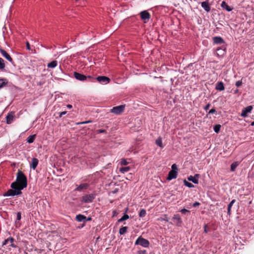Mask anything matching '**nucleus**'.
I'll return each instance as SVG.
<instances>
[{"instance_id":"37998d69","label":"nucleus","mask_w":254,"mask_h":254,"mask_svg":"<svg viewBox=\"0 0 254 254\" xmlns=\"http://www.w3.org/2000/svg\"><path fill=\"white\" fill-rule=\"evenodd\" d=\"M242 84V81L241 80H238L236 82V86L237 87H239L240 86H241Z\"/></svg>"},{"instance_id":"2eb2a0df","label":"nucleus","mask_w":254,"mask_h":254,"mask_svg":"<svg viewBox=\"0 0 254 254\" xmlns=\"http://www.w3.org/2000/svg\"><path fill=\"white\" fill-rule=\"evenodd\" d=\"M89 187V185L87 183L81 184L75 189V190L81 191L83 190H86Z\"/></svg>"},{"instance_id":"aec40b11","label":"nucleus","mask_w":254,"mask_h":254,"mask_svg":"<svg viewBox=\"0 0 254 254\" xmlns=\"http://www.w3.org/2000/svg\"><path fill=\"white\" fill-rule=\"evenodd\" d=\"M36 134L31 135L26 139V141L28 143H32L34 142L36 138Z\"/></svg>"},{"instance_id":"de8ad7c7","label":"nucleus","mask_w":254,"mask_h":254,"mask_svg":"<svg viewBox=\"0 0 254 254\" xmlns=\"http://www.w3.org/2000/svg\"><path fill=\"white\" fill-rule=\"evenodd\" d=\"M138 254H146V250H140L138 252Z\"/></svg>"},{"instance_id":"4be33fe9","label":"nucleus","mask_w":254,"mask_h":254,"mask_svg":"<svg viewBox=\"0 0 254 254\" xmlns=\"http://www.w3.org/2000/svg\"><path fill=\"white\" fill-rule=\"evenodd\" d=\"M128 227L127 226L122 227L119 229V234L121 235H124L127 232Z\"/></svg>"},{"instance_id":"4c0bfd02","label":"nucleus","mask_w":254,"mask_h":254,"mask_svg":"<svg viewBox=\"0 0 254 254\" xmlns=\"http://www.w3.org/2000/svg\"><path fill=\"white\" fill-rule=\"evenodd\" d=\"M16 220L15 223H17L18 221H20L21 219V213L20 212H18L16 213Z\"/></svg>"},{"instance_id":"79ce46f5","label":"nucleus","mask_w":254,"mask_h":254,"mask_svg":"<svg viewBox=\"0 0 254 254\" xmlns=\"http://www.w3.org/2000/svg\"><path fill=\"white\" fill-rule=\"evenodd\" d=\"M178 170V168H177V166L176 165V164H174L172 165V170L171 171H177Z\"/></svg>"},{"instance_id":"6ab92c4d","label":"nucleus","mask_w":254,"mask_h":254,"mask_svg":"<svg viewBox=\"0 0 254 254\" xmlns=\"http://www.w3.org/2000/svg\"><path fill=\"white\" fill-rule=\"evenodd\" d=\"M76 219L78 222H85V219H86V216L82 214H78L76 216Z\"/></svg>"},{"instance_id":"423d86ee","label":"nucleus","mask_w":254,"mask_h":254,"mask_svg":"<svg viewBox=\"0 0 254 254\" xmlns=\"http://www.w3.org/2000/svg\"><path fill=\"white\" fill-rule=\"evenodd\" d=\"M95 197V195L94 194H86L82 197L81 201L84 203H89L92 202Z\"/></svg>"},{"instance_id":"774afa93","label":"nucleus","mask_w":254,"mask_h":254,"mask_svg":"<svg viewBox=\"0 0 254 254\" xmlns=\"http://www.w3.org/2000/svg\"><path fill=\"white\" fill-rule=\"evenodd\" d=\"M225 88H224V86H223V90H224Z\"/></svg>"},{"instance_id":"7ed1b4c3","label":"nucleus","mask_w":254,"mask_h":254,"mask_svg":"<svg viewBox=\"0 0 254 254\" xmlns=\"http://www.w3.org/2000/svg\"><path fill=\"white\" fill-rule=\"evenodd\" d=\"M73 76L76 79L81 81L94 82L95 80L94 78L90 75L86 76L76 71L73 72Z\"/></svg>"},{"instance_id":"393cba45","label":"nucleus","mask_w":254,"mask_h":254,"mask_svg":"<svg viewBox=\"0 0 254 254\" xmlns=\"http://www.w3.org/2000/svg\"><path fill=\"white\" fill-rule=\"evenodd\" d=\"M156 145L161 148H163L164 146L162 143V138L159 137L155 141Z\"/></svg>"},{"instance_id":"a878e982","label":"nucleus","mask_w":254,"mask_h":254,"mask_svg":"<svg viewBox=\"0 0 254 254\" xmlns=\"http://www.w3.org/2000/svg\"><path fill=\"white\" fill-rule=\"evenodd\" d=\"M128 218H129V216L127 214L125 213L120 219H118V223L122 222L128 219Z\"/></svg>"},{"instance_id":"052dcab7","label":"nucleus","mask_w":254,"mask_h":254,"mask_svg":"<svg viewBox=\"0 0 254 254\" xmlns=\"http://www.w3.org/2000/svg\"><path fill=\"white\" fill-rule=\"evenodd\" d=\"M91 219H91V217H88V218H87V217H86V219H85V222H87V221H90V220H91Z\"/></svg>"},{"instance_id":"b1692460","label":"nucleus","mask_w":254,"mask_h":254,"mask_svg":"<svg viewBox=\"0 0 254 254\" xmlns=\"http://www.w3.org/2000/svg\"><path fill=\"white\" fill-rule=\"evenodd\" d=\"M58 64V62L57 61H53L52 62L49 63L47 65V66L50 68H55L57 66Z\"/></svg>"},{"instance_id":"bf43d9fd","label":"nucleus","mask_w":254,"mask_h":254,"mask_svg":"<svg viewBox=\"0 0 254 254\" xmlns=\"http://www.w3.org/2000/svg\"><path fill=\"white\" fill-rule=\"evenodd\" d=\"M119 191V189H115L113 191H112L113 193H116Z\"/></svg>"},{"instance_id":"603ef678","label":"nucleus","mask_w":254,"mask_h":254,"mask_svg":"<svg viewBox=\"0 0 254 254\" xmlns=\"http://www.w3.org/2000/svg\"><path fill=\"white\" fill-rule=\"evenodd\" d=\"M199 205L200 203L196 201L192 204V206L195 207L196 206H199Z\"/></svg>"},{"instance_id":"dca6fc26","label":"nucleus","mask_w":254,"mask_h":254,"mask_svg":"<svg viewBox=\"0 0 254 254\" xmlns=\"http://www.w3.org/2000/svg\"><path fill=\"white\" fill-rule=\"evenodd\" d=\"M39 163V160L37 158H33L32 159V162L30 164V168L33 170H35Z\"/></svg>"},{"instance_id":"49530a36","label":"nucleus","mask_w":254,"mask_h":254,"mask_svg":"<svg viewBox=\"0 0 254 254\" xmlns=\"http://www.w3.org/2000/svg\"><path fill=\"white\" fill-rule=\"evenodd\" d=\"M26 49L27 50H29V51H30L31 50V47H30V45L28 42H26Z\"/></svg>"},{"instance_id":"7c9ffc66","label":"nucleus","mask_w":254,"mask_h":254,"mask_svg":"<svg viewBox=\"0 0 254 254\" xmlns=\"http://www.w3.org/2000/svg\"><path fill=\"white\" fill-rule=\"evenodd\" d=\"M146 214V210L144 209H141L139 212V216L140 217H143Z\"/></svg>"},{"instance_id":"39448f33","label":"nucleus","mask_w":254,"mask_h":254,"mask_svg":"<svg viewBox=\"0 0 254 254\" xmlns=\"http://www.w3.org/2000/svg\"><path fill=\"white\" fill-rule=\"evenodd\" d=\"M125 107V105H121L120 106L114 107L110 110V112L117 115H119L124 111Z\"/></svg>"},{"instance_id":"cd10ccee","label":"nucleus","mask_w":254,"mask_h":254,"mask_svg":"<svg viewBox=\"0 0 254 254\" xmlns=\"http://www.w3.org/2000/svg\"><path fill=\"white\" fill-rule=\"evenodd\" d=\"M214 54L218 58H221L222 56V54H221V48H217Z\"/></svg>"},{"instance_id":"6e6d98bb","label":"nucleus","mask_w":254,"mask_h":254,"mask_svg":"<svg viewBox=\"0 0 254 254\" xmlns=\"http://www.w3.org/2000/svg\"><path fill=\"white\" fill-rule=\"evenodd\" d=\"M91 122L92 121H85V122H81V123H79L77 124H87V123H91Z\"/></svg>"},{"instance_id":"20e7f679","label":"nucleus","mask_w":254,"mask_h":254,"mask_svg":"<svg viewBox=\"0 0 254 254\" xmlns=\"http://www.w3.org/2000/svg\"><path fill=\"white\" fill-rule=\"evenodd\" d=\"M150 245L149 241L139 236L135 242V245H140L144 248H148Z\"/></svg>"},{"instance_id":"f03ea898","label":"nucleus","mask_w":254,"mask_h":254,"mask_svg":"<svg viewBox=\"0 0 254 254\" xmlns=\"http://www.w3.org/2000/svg\"><path fill=\"white\" fill-rule=\"evenodd\" d=\"M10 187L12 189L8 190L6 192L3 194V196H15V195H19L22 194L21 190H22L19 187H18L17 185H16V183H11L10 185Z\"/></svg>"},{"instance_id":"9b49d317","label":"nucleus","mask_w":254,"mask_h":254,"mask_svg":"<svg viewBox=\"0 0 254 254\" xmlns=\"http://www.w3.org/2000/svg\"><path fill=\"white\" fill-rule=\"evenodd\" d=\"M253 109V107L252 106H249L247 107L244 108L242 110L241 116L243 117H246L247 116L248 114L250 113Z\"/></svg>"},{"instance_id":"2f4dec72","label":"nucleus","mask_w":254,"mask_h":254,"mask_svg":"<svg viewBox=\"0 0 254 254\" xmlns=\"http://www.w3.org/2000/svg\"><path fill=\"white\" fill-rule=\"evenodd\" d=\"M76 2L78 5H80L81 6H84L86 4V1L85 0H76Z\"/></svg>"},{"instance_id":"f3484780","label":"nucleus","mask_w":254,"mask_h":254,"mask_svg":"<svg viewBox=\"0 0 254 254\" xmlns=\"http://www.w3.org/2000/svg\"><path fill=\"white\" fill-rule=\"evenodd\" d=\"M7 83L8 81L7 79L4 78H0V89L7 85Z\"/></svg>"},{"instance_id":"f257e3e1","label":"nucleus","mask_w":254,"mask_h":254,"mask_svg":"<svg viewBox=\"0 0 254 254\" xmlns=\"http://www.w3.org/2000/svg\"><path fill=\"white\" fill-rule=\"evenodd\" d=\"M12 183H16V185L18 186L22 190L27 187V179L25 175L20 170H18L17 175L16 181Z\"/></svg>"},{"instance_id":"1a4fd4ad","label":"nucleus","mask_w":254,"mask_h":254,"mask_svg":"<svg viewBox=\"0 0 254 254\" xmlns=\"http://www.w3.org/2000/svg\"><path fill=\"white\" fill-rule=\"evenodd\" d=\"M15 118V114L14 112H10L8 113L6 116V122L7 124H11Z\"/></svg>"},{"instance_id":"f8f14e48","label":"nucleus","mask_w":254,"mask_h":254,"mask_svg":"<svg viewBox=\"0 0 254 254\" xmlns=\"http://www.w3.org/2000/svg\"><path fill=\"white\" fill-rule=\"evenodd\" d=\"M247 241V240L244 237L237 236L236 237V240L235 241V242L237 245H240L243 246Z\"/></svg>"},{"instance_id":"5701e85b","label":"nucleus","mask_w":254,"mask_h":254,"mask_svg":"<svg viewBox=\"0 0 254 254\" xmlns=\"http://www.w3.org/2000/svg\"><path fill=\"white\" fill-rule=\"evenodd\" d=\"M213 40L215 44H220L222 43V38L221 37H214L213 38Z\"/></svg>"},{"instance_id":"a18cd8bd","label":"nucleus","mask_w":254,"mask_h":254,"mask_svg":"<svg viewBox=\"0 0 254 254\" xmlns=\"http://www.w3.org/2000/svg\"><path fill=\"white\" fill-rule=\"evenodd\" d=\"M9 243V238H8L3 241V242L2 243V246L6 245L7 244H8Z\"/></svg>"},{"instance_id":"338daca9","label":"nucleus","mask_w":254,"mask_h":254,"mask_svg":"<svg viewBox=\"0 0 254 254\" xmlns=\"http://www.w3.org/2000/svg\"><path fill=\"white\" fill-rule=\"evenodd\" d=\"M220 6H221V7H222V2L221 3H220Z\"/></svg>"},{"instance_id":"0eeeda50","label":"nucleus","mask_w":254,"mask_h":254,"mask_svg":"<svg viewBox=\"0 0 254 254\" xmlns=\"http://www.w3.org/2000/svg\"><path fill=\"white\" fill-rule=\"evenodd\" d=\"M94 81L96 80L100 83L102 84H107L109 83L111 80L109 77L105 76H98L96 78H94Z\"/></svg>"},{"instance_id":"c9c22d12","label":"nucleus","mask_w":254,"mask_h":254,"mask_svg":"<svg viewBox=\"0 0 254 254\" xmlns=\"http://www.w3.org/2000/svg\"><path fill=\"white\" fill-rule=\"evenodd\" d=\"M180 212H181L183 214L186 215H188L190 214V211L185 208L182 209L180 210Z\"/></svg>"},{"instance_id":"5fc2aeb1","label":"nucleus","mask_w":254,"mask_h":254,"mask_svg":"<svg viewBox=\"0 0 254 254\" xmlns=\"http://www.w3.org/2000/svg\"><path fill=\"white\" fill-rule=\"evenodd\" d=\"M204 231L205 233H207L209 231L208 229H207L206 225H205L204 227Z\"/></svg>"},{"instance_id":"3c124183","label":"nucleus","mask_w":254,"mask_h":254,"mask_svg":"<svg viewBox=\"0 0 254 254\" xmlns=\"http://www.w3.org/2000/svg\"><path fill=\"white\" fill-rule=\"evenodd\" d=\"M118 213V212H117L116 210H113L112 217L116 216Z\"/></svg>"},{"instance_id":"c03bdc74","label":"nucleus","mask_w":254,"mask_h":254,"mask_svg":"<svg viewBox=\"0 0 254 254\" xmlns=\"http://www.w3.org/2000/svg\"><path fill=\"white\" fill-rule=\"evenodd\" d=\"M163 220L166 221L167 222H169L170 218L168 217L167 215H164V218H162Z\"/></svg>"},{"instance_id":"9d476101","label":"nucleus","mask_w":254,"mask_h":254,"mask_svg":"<svg viewBox=\"0 0 254 254\" xmlns=\"http://www.w3.org/2000/svg\"><path fill=\"white\" fill-rule=\"evenodd\" d=\"M200 177V175L198 174H195L193 176H190L188 177V180L189 181H191L195 184L198 183V178Z\"/></svg>"},{"instance_id":"ea45409f","label":"nucleus","mask_w":254,"mask_h":254,"mask_svg":"<svg viewBox=\"0 0 254 254\" xmlns=\"http://www.w3.org/2000/svg\"><path fill=\"white\" fill-rule=\"evenodd\" d=\"M141 18V20L143 21L144 23H147L149 20L150 17H140Z\"/></svg>"},{"instance_id":"412c9836","label":"nucleus","mask_w":254,"mask_h":254,"mask_svg":"<svg viewBox=\"0 0 254 254\" xmlns=\"http://www.w3.org/2000/svg\"><path fill=\"white\" fill-rule=\"evenodd\" d=\"M201 6L206 11H209L210 10V7L208 3L206 1H203L201 2Z\"/></svg>"},{"instance_id":"8fccbe9b","label":"nucleus","mask_w":254,"mask_h":254,"mask_svg":"<svg viewBox=\"0 0 254 254\" xmlns=\"http://www.w3.org/2000/svg\"><path fill=\"white\" fill-rule=\"evenodd\" d=\"M66 111H64L60 113L59 118H61L63 115H64L66 114Z\"/></svg>"},{"instance_id":"864d4df0","label":"nucleus","mask_w":254,"mask_h":254,"mask_svg":"<svg viewBox=\"0 0 254 254\" xmlns=\"http://www.w3.org/2000/svg\"><path fill=\"white\" fill-rule=\"evenodd\" d=\"M97 132L98 133H105V132H106V130L105 129H98L97 130Z\"/></svg>"},{"instance_id":"09e8293b","label":"nucleus","mask_w":254,"mask_h":254,"mask_svg":"<svg viewBox=\"0 0 254 254\" xmlns=\"http://www.w3.org/2000/svg\"><path fill=\"white\" fill-rule=\"evenodd\" d=\"M216 112V110L214 108H212L209 112H208V114H213L215 112Z\"/></svg>"},{"instance_id":"58836bf2","label":"nucleus","mask_w":254,"mask_h":254,"mask_svg":"<svg viewBox=\"0 0 254 254\" xmlns=\"http://www.w3.org/2000/svg\"><path fill=\"white\" fill-rule=\"evenodd\" d=\"M140 16H150V14L147 10H143L140 13Z\"/></svg>"},{"instance_id":"e433bc0d","label":"nucleus","mask_w":254,"mask_h":254,"mask_svg":"<svg viewBox=\"0 0 254 254\" xmlns=\"http://www.w3.org/2000/svg\"><path fill=\"white\" fill-rule=\"evenodd\" d=\"M223 8H225L228 11H230L232 10V8L228 5L225 1H223Z\"/></svg>"},{"instance_id":"e2e57ef3","label":"nucleus","mask_w":254,"mask_h":254,"mask_svg":"<svg viewBox=\"0 0 254 254\" xmlns=\"http://www.w3.org/2000/svg\"><path fill=\"white\" fill-rule=\"evenodd\" d=\"M67 107L68 109H71V108L72 107V105H71L68 104V105H67Z\"/></svg>"},{"instance_id":"4468645a","label":"nucleus","mask_w":254,"mask_h":254,"mask_svg":"<svg viewBox=\"0 0 254 254\" xmlns=\"http://www.w3.org/2000/svg\"><path fill=\"white\" fill-rule=\"evenodd\" d=\"M178 175V172L177 171H170L168 175V176L167 177V180L168 181H171L172 179H176Z\"/></svg>"},{"instance_id":"a211bd4d","label":"nucleus","mask_w":254,"mask_h":254,"mask_svg":"<svg viewBox=\"0 0 254 254\" xmlns=\"http://www.w3.org/2000/svg\"><path fill=\"white\" fill-rule=\"evenodd\" d=\"M239 164L240 162L238 161L233 162L231 165L230 171L231 172H234L236 170V168L239 166Z\"/></svg>"},{"instance_id":"ddd939ff","label":"nucleus","mask_w":254,"mask_h":254,"mask_svg":"<svg viewBox=\"0 0 254 254\" xmlns=\"http://www.w3.org/2000/svg\"><path fill=\"white\" fill-rule=\"evenodd\" d=\"M172 220L178 226H181L182 223V220L179 214L174 215L172 218Z\"/></svg>"},{"instance_id":"c756f323","label":"nucleus","mask_w":254,"mask_h":254,"mask_svg":"<svg viewBox=\"0 0 254 254\" xmlns=\"http://www.w3.org/2000/svg\"><path fill=\"white\" fill-rule=\"evenodd\" d=\"M5 67V63L4 60L0 58V69L3 70L4 69Z\"/></svg>"},{"instance_id":"473e14b6","label":"nucleus","mask_w":254,"mask_h":254,"mask_svg":"<svg viewBox=\"0 0 254 254\" xmlns=\"http://www.w3.org/2000/svg\"><path fill=\"white\" fill-rule=\"evenodd\" d=\"M130 169L129 167H125L121 168L120 171L122 173H125V172H128Z\"/></svg>"},{"instance_id":"6e6552de","label":"nucleus","mask_w":254,"mask_h":254,"mask_svg":"<svg viewBox=\"0 0 254 254\" xmlns=\"http://www.w3.org/2000/svg\"><path fill=\"white\" fill-rule=\"evenodd\" d=\"M0 53L1 55L5 58L7 61H8L10 63H11L12 64H14V62L11 57V56L8 54L4 50L0 48Z\"/></svg>"},{"instance_id":"a19ab883","label":"nucleus","mask_w":254,"mask_h":254,"mask_svg":"<svg viewBox=\"0 0 254 254\" xmlns=\"http://www.w3.org/2000/svg\"><path fill=\"white\" fill-rule=\"evenodd\" d=\"M128 163L125 159H122L121 161V164L122 165H127Z\"/></svg>"},{"instance_id":"f704fd0d","label":"nucleus","mask_w":254,"mask_h":254,"mask_svg":"<svg viewBox=\"0 0 254 254\" xmlns=\"http://www.w3.org/2000/svg\"><path fill=\"white\" fill-rule=\"evenodd\" d=\"M221 127L220 125H216L214 126L213 129L215 132L218 133L220 131Z\"/></svg>"},{"instance_id":"680f3d73","label":"nucleus","mask_w":254,"mask_h":254,"mask_svg":"<svg viewBox=\"0 0 254 254\" xmlns=\"http://www.w3.org/2000/svg\"><path fill=\"white\" fill-rule=\"evenodd\" d=\"M10 247H11L12 248H16V246L13 243L11 244L10 245H9Z\"/></svg>"},{"instance_id":"72a5a7b5","label":"nucleus","mask_w":254,"mask_h":254,"mask_svg":"<svg viewBox=\"0 0 254 254\" xmlns=\"http://www.w3.org/2000/svg\"><path fill=\"white\" fill-rule=\"evenodd\" d=\"M184 185L190 188H193L194 187V185L193 184H192L191 183L188 182L187 181H186V180H184Z\"/></svg>"},{"instance_id":"69168bd1","label":"nucleus","mask_w":254,"mask_h":254,"mask_svg":"<svg viewBox=\"0 0 254 254\" xmlns=\"http://www.w3.org/2000/svg\"><path fill=\"white\" fill-rule=\"evenodd\" d=\"M238 89L236 90L235 91V93H237L238 92Z\"/></svg>"},{"instance_id":"0e129e2a","label":"nucleus","mask_w":254,"mask_h":254,"mask_svg":"<svg viewBox=\"0 0 254 254\" xmlns=\"http://www.w3.org/2000/svg\"><path fill=\"white\" fill-rule=\"evenodd\" d=\"M251 125H252V126H254V122H253L251 123Z\"/></svg>"},{"instance_id":"4d7b16f0","label":"nucleus","mask_w":254,"mask_h":254,"mask_svg":"<svg viewBox=\"0 0 254 254\" xmlns=\"http://www.w3.org/2000/svg\"><path fill=\"white\" fill-rule=\"evenodd\" d=\"M14 241V240L13 238H12V237H9V242L10 243V244L13 243Z\"/></svg>"},{"instance_id":"c85d7f7f","label":"nucleus","mask_w":254,"mask_h":254,"mask_svg":"<svg viewBox=\"0 0 254 254\" xmlns=\"http://www.w3.org/2000/svg\"><path fill=\"white\" fill-rule=\"evenodd\" d=\"M215 89L218 90H222V81H219L216 85Z\"/></svg>"},{"instance_id":"bb28decb","label":"nucleus","mask_w":254,"mask_h":254,"mask_svg":"<svg viewBox=\"0 0 254 254\" xmlns=\"http://www.w3.org/2000/svg\"><path fill=\"white\" fill-rule=\"evenodd\" d=\"M235 202V199H233L228 204L227 207V213L229 215L231 214V208L234 203Z\"/></svg>"},{"instance_id":"13d9d810","label":"nucleus","mask_w":254,"mask_h":254,"mask_svg":"<svg viewBox=\"0 0 254 254\" xmlns=\"http://www.w3.org/2000/svg\"><path fill=\"white\" fill-rule=\"evenodd\" d=\"M209 107H210V104H208L207 105H206L204 107V110H205L206 111H207V110H208V109H209Z\"/></svg>"}]
</instances>
